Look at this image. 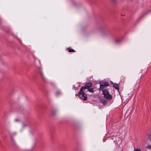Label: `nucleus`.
Wrapping results in <instances>:
<instances>
[{
	"label": "nucleus",
	"instance_id": "obj_6",
	"mask_svg": "<svg viewBox=\"0 0 151 151\" xmlns=\"http://www.w3.org/2000/svg\"><path fill=\"white\" fill-rule=\"evenodd\" d=\"M147 136L151 142V131L150 132L147 134Z\"/></svg>",
	"mask_w": 151,
	"mask_h": 151
},
{
	"label": "nucleus",
	"instance_id": "obj_4",
	"mask_svg": "<svg viewBox=\"0 0 151 151\" xmlns=\"http://www.w3.org/2000/svg\"><path fill=\"white\" fill-rule=\"evenodd\" d=\"M110 83L112 84L113 86L116 89H117L118 90H119V86L118 85L115 83H113L112 82V81H110Z\"/></svg>",
	"mask_w": 151,
	"mask_h": 151
},
{
	"label": "nucleus",
	"instance_id": "obj_3",
	"mask_svg": "<svg viewBox=\"0 0 151 151\" xmlns=\"http://www.w3.org/2000/svg\"><path fill=\"white\" fill-rule=\"evenodd\" d=\"M35 64L36 67L40 70V73L42 77H43V75L42 72L40 70L41 69V64L40 61L38 60H36L35 61Z\"/></svg>",
	"mask_w": 151,
	"mask_h": 151
},
{
	"label": "nucleus",
	"instance_id": "obj_7",
	"mask_svg": "<svg viewBox=\"0 0 151 151\" xmlns=\"http://www.w3.org/2000/svg\"><path fill=\"white\" fill-rule=\"evenodd\" d=\"M102 83L105 87L109 86V84L108 83H107V82H103Z\"/></svg>",
	"mask_w": 151,
	"mask_h": 151
},
{
	"label": "nucleus",
	"instance_id": "obj_14",
	"mask_svg": "<svg viewBox=\"0 0 151 151\" xmlns=\"http://www.w3.org/2000/svg\"><path fill=\"white\" fill-rule=\"evenodd\" d=\"M111 0L114 1V0Z\"/></svg>",
	"mask_w": 151,
	"mask_h": 151
},
{
	"label": "nucleus",
	"instance_id": "obj_9",
	"mask_svg": "<svg viewBox=\"0 0 151 151\" xmlns=\"http://www.w3.org/2000/svg\"><path fill=\"white\" fill-rule=\"evenodd\" d=\"M101 102L104 104L106 103V100L104 99H101Z\"/></svg>",
	"mask_w": 151,
	"mask_h": 151
},
{
	"label": "nucleus",
	"instance_id": "obj_8",
	"mask_svg": "<svg viewBox=\"0 0 151 151\" xmlns=\"http://www.w3.org/2000/svg\"><path fill=\"white\" fill-rule=\"evenodd\" d=\"M68 52H75V51L73 49H71L69 47L68 48Z\"/></svg>",
	"mask_w": 151,
	"mask_h": 151
},
{
	"label": "nucleus",
	"instance_id": "obj_11",
	"mask_svg": "<svg viewBox=\"0 0 151 151\" xmlns=\"http://www.w3.org/2000/svg\"><path fill=\"white\" fill-rule=\"evenodd\" d=\"M60 93H61L60 91H58L56 93V96H58L59 94H60Z\"/></svg>",
	"mask_w": 151,
	"mask_h": 151
},
{
	"label": "nucleus",
	"instance_id": "obj_1",
	"mask_svg": "<svg viewBox=\"0 0 151 151\" xmlns=\"http://www.w3.org/2000/svg\"><path fill=\"white\" fill-rule=\"evenodd\" d=\"M92 87V85L91 83H87L85 86L82 87L80 89L79 94V96L83 100L86 101L87 100V96L85 93L83 91L86 89H88Z\"/></svg>",
	"mask_w": 151,
	"mask_h": 151
},
{
	"label": "nucleus",
	"instance_id": "obj_12",
	"mask_svg": "<svg viewBox=\"0 0 151 151\" xmlns=\"http://www.w3.org/2000/svg\"><path fill=\"white\" fill-rule=\"evenodd\" d=\"M134 151H141V150L140 149H136L134 150Z\"/></svg>",
	"mask_w": 151,
	"mask_h": 151
},
{
	"label": "nucleus",
	"instance_id": "obj_13",
	"mask_svg": "<svg viewBox=\"0 0 151 151\" xmlns=\"http://www.w3.org/2000/svg\"><path fill=\"white\" fill-rule=\"evenodd\" d=\"M147 148H148L149 149H150L151 148V145H148L147 146Z\"/></svg>",
	"mask_w": 151,
	"mask_h": 151
},
{
	"label": "nucleus",
	"instance_id": "obj_5",
	"mask_svg": "<svg viewBox=\"0 0 151 151\" xmlns=\"http://www.w3.org/2000/svg\"><path fill=\"white\" fill-rule=\"evenodd\" d=\"M106 87L102 83H100V87L99 88V89L100 90L102 91L103 90V89L105 88Z\"/></svg>",
	"mask_w": 151,
	"mask_h": 151
},
{
	"label": "nucleus",
	"instance_id": "obj_2",
	"mask_svg": "<svg viewBox=\"0 0 151 151\" xmlns=\"http://www.w3.org/2000/svg\"><path fill=\"white\" fill-rule=\"evenodd\" d=\"M102 94L104 95V97L108 100H110L112 99V96L111 95L107 90H103Z\"/></svg>",
	"mask_w": 151,
	"mask_h": 151
},
{
	"label": "nucleus",
	"instance_id": "obj_10",
	"mask_svg": "<svg viewBox=\"0 0 151 151\" xmlns=\"http://www.w3.org/2000/svg\"><path fill=\"white\" fill-rule=\"evenodd\" d=\"M88 91L90 92L93 93L94 92V90L93 88H89L88 89Z\"/></svg>",
	"mask_w": 151,
	"mask_h": 151
}]
</instances>
